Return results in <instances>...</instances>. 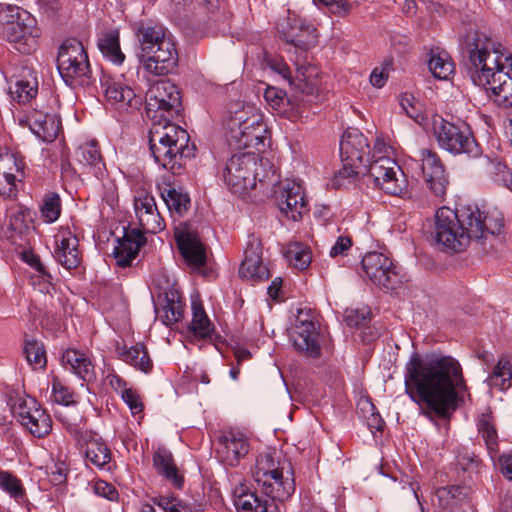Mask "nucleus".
Masks as SVG:
<instances>
[{
    "label": "nucleus",
    "mask_w": 512,
    "mask_h": 512,
    "mask_svg": "<svg viewBox=\"0 0 512 512\" xmlns=\"http://www.w3.org/2000/svg\"><path fill=\"white\" fill-rule=\"evenodd\" d=\"M0 24L2 39L16 44L22 53L29 50L26 47L28 40L39 36L35 17L16 5L0 3Z\"/></svg>",
    "instance_id": "nucleus-6"
},
{
    "label": "nucleus",
    "mask_w": 512,
    "mask_h": 512,
    "mask_svg": "<svg viewBox=\"0 0 512 512\" xmlns=\"http://www.w3.org/2000/svg\"><path fill=\"white\" fill-rule=\"evenodd\" d=\"M100 85L104 91L106 101L119 110L138 109L142 99L136 95L131 87L110 75L103 74Z\"/></svg>",
    "instance_id": "nucleus-18"
},
{
    "label": "nucleus",
    "mask_w": 512,
    "mask_h": 512,
    "mask_svg": "<svg viewBox=\"0 0 512 512\" xmlns=\"http://www.w3.org/2000/svg\"><path fill=\"white\" fill-rule=\"evenodd\" d=\"M189 330L199 339L210 338L214 332V325L208 318L202 304L196 301L192 302V321Z\"/></svg>",
    "instance_id": "nucleus-40"
},
{
    "label": "nucleus",
    "mask_w": 512,
    "mask_h": 512,
    "mask_svg": "<svg viewBox=\"0 0 512 512\" xmlns=\"http://www.w3.org/2000/svg\"><path fill=\"white\" fill-rule=\"evenodd\" d=\"M135 213L142 230L147 233H158L165 228L156 201L152 195L145 194L135 198Z\"/></svg>",
    "instance_id": "nucleus-27"
},
{
    "label": "nucleus",
    "mask_w": 512,
    "mask_h": 512,
    "mask_svg": "<svg viewBox=\"0 0 512 512\" xmlns=\"http://www.w3.org/2000/svg\"><path fill=\"white\" fill-rule=\"evenodd\" d=\"M23 352L27 362L34 369H44L46 367L47 359L43 344L36 340L27 339Z\"/></svg>",
    "instance_id": "nucleus-48"
},
{
    "label": "nucleus",
    "mask_w": 512,
    "mask_h": 512,
    "mask_svg": "<svg viewBox=\"0 0 512 512\" xmlns=\"http://www.w3.org/2000/svg\"><path fill=\"white\" fill-rule=\"evenodd\" d=\"M389 76V64L381 67H375L370 75V83L376 88H382Z\"/></svg>",
    "instance_id": "nucleus-61"
},
{
    "label": "nucleus",
    "mask_w": 512,
    "mask_h": 512,
    "mask_svg": "<svg viewBox=\"0 0 512 512\" xmlns=\"http://www.w3.org/2000/svg\"><path fill=\"white\" fill-rule=\"evenodd\" d=\"M32 211L23 206L12 207L9 211V229L16 235L22 236L29 230L32 221Z\"/></svg>",
    "instance_id": "nucleus-46"
},
{
    "label": "nucleus",
    "mask_w": 512,
    "mask_h": 512,
    "mask_svg": "<svg viewBox=\"0 0 512 512\" xmlns=\"http://www.w3.org/2000/svg\"><path fill=\"white\" fill-rule=\"evenodd\" d=\"M62 204L57 193L49 192L44 195L40 205V215L45 223H54L61 215Z\"/></svg>",
    "instance_id": "nucleus-47"
},
{
    "label": "nucleus",
    "mask_w": 512,
    "mask_h": 512,
    "mask_svg": "<svg viewBox=\"0 0 512 512\" xmlns=\"http://www.w3.org/2000/svg\"><path fill=\"white\" fill-rule=\"evenodd\" d=\"M340 154L341 159L350 163L365 164L369 154L367 138L357 129L346 130L340 141Z\"/></svg>",
    "instance_id": "nucleus-29"
},
{
    "label": "nucleus",
    "mask_w": 512,
    "mask_h": 512,
    "mask_svg": "<svg viewBox=\"0 0 512 512\" xmlns=\"http://www.w3.org/2000/svg\"><path fill=\"white\" fill-rule=\"evenodd\" d=\"M56 249L54 257L66 269H76L81 261L82 255L79 251V240L68 227H61L55 235Z\"/></svg>",
    "instance_id": "nucleus-24"
},
{
    "label": "nucleus",
    "mask_w": 512,
    "mask_h": 512,
    "mask_svg": "<svg viewBox=\"0 0 512 512\" xmlns=\"http://www.w3.org/2000/svg\"><path fill=\"white\" fill-rule=\"evenodd\" d=\"M152 502L165 512H194L193 508L172 495H159Z\"/></svg>",
    "instance_id": "nucleus-53"
},
{
    "label": "nucleus",
    "mask_w": 512,
    "mask_h": 512,
    "mask_svg": "<svg viewBox=\"0 0 512 512\" xmlns=\"http://www.w3.org/2000/svg\"><path fill=\"white\" fill-rule=\"evenodd\" d=\"M244 254V259L239 268L240 276L252 281L268 279L270 273L262 262L261 241L254 235L249 237Z\"/></svg>",
    "instance_id": "nucleus-22"
},
{
    "label": "nucleus",
    "mask_w": 512,
    "mask_h": 512,
    "mask_svg": "<svg viewBox=\"0 0 512 512\" xmlns=\"http://www.w3.org/2000/svg\"><path fill=\"white\" fill-rule=\"evenodd\" d=\"M433 134L439 147L453 155L478 158L482 154L481 146L469 128L457 126L440 116L433 118Z\"/></svg>",
    "instance_id": "nucleus-8"
},
{
    "label": "nucleus",
    "mask_w": 512,
    "mask_h": 512,
    "mask_svg": "<svg viewBox=\"0 0 512 512\" xmlns=\"http://www.w3.org/2000/svg\"><path fill=\"white\" fill-rule=\"evenodd\" d=\"M117 352L124 362L140 371L148 373L152 368V361L149 358L146 348L142 344H136L130 348L118 346Z\"/></svg>",
    "instance_id": "nucleus-39"
},
{
    "label": "nucleus",
    "mask_w": 512,
    "mask_h": 512,
    "mask_svg": "<svg viewBox=\"0 0 512 512\" xmlns=\"http://www.w3.org/2000/svg\"><path fill=\"white\" fill-rule=\"evenodd\" d=\"M405 390L426 416L447 417L457 406L459 393L467 389L460 363L451 356L421 359L412 354L405 367Z\"/></svg>",
    "instance_id": "nucleus-1"
},
{
    "label": "nucleus",
    "mask_w": 512,
    "mask_h": 512,
    "mask_svg": "<svg viewBox=\"0 0 512 512\" xmlns=\"http://www.w3.org/2000/svg\"><path fill=\"white\" fill-rule=\"evenodd\" d=\"M94 489L96 494L103 496L109 500H113L117 496V491L115 490V488L105 481L96 482Z\"/></svg>",
    "instance_id": "nucleus-64"
},
{
    "label": "nucleus",
    "mask_w": 512,
    "mask_h": 512,
    "mask_svg": "<svg viewBox=\"0 0 512 512\" xmlns=\"http://www.w3.org/2000/svg\"><path fill=\"white\" fill-rule=\"evenodd\" d=\"M286 42L305 52L317 42L316 28L311 23L301 22L299 33L287 35Z\"/></svg>",
    "instance_id": "nucleus-43"
},
{
    "label": "nucleus",
    "mask_w": 512,
    "mask_h": 512,
    "mask_svg": "<svg viewBox=\"0 0 512 512\" xmlns=\"http://www.w3.org/2000/svg\"><path fill=\"white\" fill-rule=\"evenodd\" d=\"M61 359L65 368L83 381L90 382L95 379L94 365L85 352L68 348L63 352Z\"/></svg>",
    "instance_id": "nucleus-32"
},
{
    "label": "nucleus",
    "mask_w": 512,
    "mask_h": 512,
    "mask_svg": "<svg viewBox=\"0 0 512 512\" xmlns=\"http://www.w3.org/2000/svg\"><path fill=\"white\" fill-rule=\"evenodd\" d=\"M269 66L300 94L304 96L317 95L318 81L316 79V70L311 65H306L305 61L301 62L300 59L296 60V72L294 76H292L289 66L282 59H271Z\"/></svg>",
    "instance_id": "nucleus-13"
},
{
    "label": "nucleus",
    "mask_w": 512,
    "mask_h": 512,
    "mask_svg": "<svg viewBox=\"0 0 512 512\" xmlns=\"http://www.w3.org/2000/svg\"><path fill=\"white\" fill-rule=\"evenodd\" d=\"M477 428L490 451L497 450V431L489 414H482L478 420Z\"/></svg>",
    "instance_id": "nucleus-51"
},
{
    "label": "nucleus",
    "mask_w": 512,
    "mask_h": 512,
    "mask_svg": "<svg viewBox=\"0 0 512 512\" xmlns=\"http://www.w3.org/2000/svg\"><path fill=\"white\" fill-rule=\"evenodd\" d=\"M97 45L107 60L115 65H121L124 62L125 55L120 48V33L117 29L102 32L98 37Z\"/></svg>",
    "instance_id": "nucleus-35"
},
{
    "label": "nucleus",
    "mask_w": 512,
    "mask_h": 512,
    "mask_svg": "<svg viewBox=\"0 0 512 512\" xmlns=\"http://www.w3.org/2000/svg\"><path fill=\"white\" fill-rule=\"evenodd\" d=\"M370 312L367 310H351L346 315V321L349 326H362L369 320Z\"/></svg>",
    "instance_id": "nucleus-63"
},
{
    "label": "nucleus",
    "mask_w": 512,
    "mask_h": 512,
    "mask_svg": "<svg viewBox=\"0 0 512 512\" xmlns=\"http://www.w3.org/2000/svg\"><path fill=\"white\" fill-rule=\"evenodd\" d=\"M260 116L255 113L252 107H241L239 109L230 110V119L228 121L229 135H234V130L242 129V126H248L250 119Z\"/></svg>",
    "instance_id": "nucleus-52"
},
{
    "label": "nucleus",
    "mask_w": 512,
    "mask_h": 512,
    "mask_svg": "<svg viewBox=\"0 0 512 512\" xmlns=\"http://www.w3.org/2000/svg\"><path fill=\"white\" fill-rule=\"evenodd\" d=\"M264 98L272 108L279 109L285 101V93L274 87H268L265 90Z\"/></svg>",
    "instance_id": "nucleus-62"
},
{
    "label": "nucleus",
    "mask_w": 512,
    "mask_h": 512,
    "mask_svg": "<svg viewBox=\"0 0 512 512\" xmlns=\"http://www.w3.org/2000/svg\"><path fill=\"white\" fill-rule=\"evenodd\" d=\"M343 168L337 171L334 175L333 185L336 187L345 186L347 181L353 179L360 173L361 167L364 164L350 163L349 160L342 159Z\"/></svg>",
    "instance_id": "nucleus-55"
},
{
    "label": "nucleus",
    "mask_w": 512,
    "mask_h": 512,
    "mask_svg": "<svg viewBox=\"0 0 512 512\" xmlns=\"http://www.w3.org/2000/svg\"><path fill=\"white\" fill-rule=\"evenodd\" d=\"M52 397L53 400L62 405H70L74 403V393L58 378H54L52 382Z\"/></svg>",
    "instance_id": "nucleus-57"
},
{
    "label": "nucleus",
    "mask_w": 512,
    "mask_h": 512,
    "mask_svg": "<svg viewBox=\"0 0 512 512\" xmlns=\"http://www.w3.org/2000/svg\"><path fill=\"white\" fill-rule=\"evenodd\" d=\"M286 261L298 270L308 268L312 261L311 250L307 245L294 242L286 245L282 250Z\"/></svg>",
    "instance_id": "nucleus-41"
},
{
    "label": "nucleus",
    "mask_w": 512,
    "mask_h": 512,
    "mask_svg": "<svg viewBox=\"0 0 512 512\" xmlns=\"http://www.w3.org/2000/svg\"><path fill=\"white\" fill-rule=\"evenodd\" d=\"M257 157L245 152L232 155L222 170V178L228 189L239 196H244L256 187Z\"/></svg>",
    "instance_id": "nucleus-9"
},
{
    "label": "nucleus",
    "mask_w": 512,
    "mask_h": 512,
    "mask_svg": "<svg viewBox=\"0 0 512 512\" xmlns=\"http://www.w3.org/2000/svg\"><path fill=\"white\" fill-rule=\"evenodd\" d=\"M158 316L166 326H171L178 322L183 316V306L181 301L166 297L165 304L157 309Z\"/></svg>",
    "instance_id": "nucleus-49"
},
{
    "label": "nucleus",
    "mask_w": 512,
    "mask_h": 512,
    "mask_svg": "<svg viewBox=\"0 0 512 512\" xmlns=\"http://www.w3.org/2000/svg\"><path fill=\"white\" fill-rule=\"evenodd\" d=\"M57 68L64 82L72 87L87 86L91 82V69L87 52L79 40L66 39L60 46Z\"/></svg>",
    "instance_id": "nucleus-7"
},
{
    "label": "nucleus",
    "mask_w": 512,
    "mask_h": 512,
    "mask_svg": "<svg viewBox=\"0 0 512 512\" xmlns=\"http://www.w3.org/2000/svg\"><path fill=\"white\" fill-rule=\"evenodd\" d=\"M146 242L143 233L138 229L126 231L113 249V256L119 267H128L138 255V252Z\"/></svg>",
    "instance_id": "nucleus-30"
},
{
    "label": "nucleus",
    "mask_w": 512,
    "mask_h": 512,
    "mask_svg": "<svg viewBox=\"0 0 512 512\" xmlns=\"http://www.w3.org/2000/svg\"><path fill=\"white\" fill-rule=\"evenodd\" d=\"M9 92L14 100L19 103H26L34 98L38 92V81L31 70H27L22 78H16L10 84Z\"/></svg>",
    "instance_id": "nucleus-38"
},
{
    "label": "nucleus",
    "mask_w": 512,
    "mask_h": 512,
    "mask_svg": "<svg viewBox=\"0 0 512 512\" xmlns=\"http://www.w3.org/2000/svg\"><path fill=\"white\" fill-rule=\"evenodd\" d=\"M362 268L367 278L379 288L390 291L401 284V276L392 259L380 252H368L362 258Z\"/></svg>",
    "instance_id": "nucleus-12"
},
{
    "label": "nucleus",
    "mask_w": 512,
    "mask_h": 512,
    "mask_svg": "<svg viewBox=\"0 0 512 512\" xmlns=\"http://www.w3.org/2000/svg\"><path fill=\"white\" fill-rule=\"evenodd\" d=\"M511 380L512 357L508 354H503L488 375L486 383L490 388L505 391L511 386Z\"/></svg>",
    "instance_id": "nucleus-36"
},
{
    "label": "nucleus",
    "mask_w": 512,
    "mask_h": 512,
    "mask_svg": "<svg viewBox=\"0 0 512 512\" xmlns=\"http://www.w3.org/2000/svg\"><path fill=\"white\" fill-rule=\"evenodd\" d=\"M161 196L171 214L183 216L190 207L189 195L169 183L161 188Z\"/></svg>",
    "instance_id": "nucleus-37"
},
{
    "label": "nucleus",
    "mask_w": 512,
    "mask_h": 512,
    "mask_svg": "<svg viewBox=\"0 0 512 512\" xmlns=\"http://www.w3.org/2000/svg\"><path fill=\"white\" fill-rule=\"evenodd\" d=\"M274 193L280 212L287 218L297 221L307 212L304 188L301 184L288 180Z\"/></svg>",
    "instance_id": "nucleus-17"
},
{
    "label": "nucleus",
    "mask_w": 512,
    "mask_h": 512,
    "mask_svg": "<svg viewBox=\"0 0 512 512\" xmlns=\"http://www.w3.org/2000/svg\"><path fill=\"white\" fill-rule=\"evenodd\" d=\"M248 451L247 439L240 432L226 431L219 438L217 454L221 462L227 466H236Z\"/></svg>",
    "instance_id": "nucleus-25"
},
{
    "label": "nucleus",
    "mask_w": 512,
    "mask_h": 512,
    "mask_svg": "<svg viewBox=\"0 0 512 512\" xmlns=\"http://www.w3.org/2000/svg\"><path fill=\"white\" fill-rule=\"evenodd\" d=\"M235 506L240 512H276L277 500L261 499L256 492H246L243 487L236 490Z\"/></svg>",
    "instance_id": "nucleus-33"
},
{
    "label": "nucleus",
    "mask_w": 512,
    "mask_h": 512,
    "mask_svg": "<svg viewBox=\"0 0 512 512\" xmlns=\"http://www.w3.org/2000/svg\"><path fill=\"white\" fill-rule=\"evenodd\" d=\"M419 157L423 176L430 190L435 196L444 197L447 191L448 178L439 156L430 149H421Z\"/></svg>",
    "instance_id": "nucleus-21"
},
{
    "label": "nucleus",
    "mask_w": 512,
    "mask_h": 512,
    "mask_svg": "<svg viewBox=\"0 0 512 512\" xmlns=\"http://www.w3.org/2000/svg\"><path fill=\"white\" fill-rule=\"evenodd\" d=\"M0 487L16 499L24 496L20 480L7 471H0Z\"/></svg>",
    "instance_id": "nucleus-56"
},
{
    "label": "nucleus",
    "mask_w": 512,
    "mask_h": 512,
    "mask_svg": "<svg viewBox=\"0 0 512 512\" xmlns=\"http://www.w3.org/2000/svg\"><path fill=\"white\" fill-rule=\"evenodd\" d=\"M253 477L258 489L273 500L284 501L295 491L292 464L280 459L275 451L258 455Z\"/></svg>",
    "instance_id": "nucleus-5"
},
{
    "label": "nucleus",
    "mask_w": 512,
    "mask_h": 512,
    "mask_svg": "<svg viewBox=\"0 0 512 512\" xmlns=\"http://www.w3.org/2000/svg\"><path fill=\"white\" fill-rule=\"evenodd\" d=\"M400 106L406 115L419 125L427 123V116L422 110V104L412 94L405 93L401 96Z\"/></svg>",
    "instance_id": "nucleus-50"
},
{
    "label": "nucleus",
    "mask_w": 512,
    "mask_h": 512,
    "mask_svg": "<svg viewBox=\"0 0 512 512\" xmlns=\"http://www.w3.org/2000/svg\"><path fill=\"white\" fill-rule=\"evenodd\" d=\"M291 338L296 350L306 356L318 358L321 355L319 332L309 313H299Z\"/></svg>",
    "instance_id": "nucleus-15"
},
{
    "label": "nucleus",
    "mask_w": 512,
    "mask_h": 512,
    "mask_svg": "<svg viewBox=\"0 0 512 512\" xmlns=\"http://www.w3.org/2000/svg\"><path fill=\"white\" fill-rule=\"evenodd\" d=\"M503 215L498 210L482 212L476 205H463L455 211L441 207L435 214L433 239L447 253L464 251L472 240L478 242L488 235L499 234Z\"/></svg>",
    "instance_id": "nucleus-3"
},
{
    "label": "nucleus",
    "mask_w": 512,
    "mask_h": 512,
    "mask_svg": "<svg viewBox=\"0 0 512 512\" xmlns=\"http://www.w3.org/2000/svg\"><path fill=\"white\" fill-rule=\"evenodd\" d=\"M136 37L139 43L140 52L138 59L144 58L145 55L151 54L156 50L162 41L170 40L171 35L161 25H141L138 27Z\"/></svg>",
    "instance_id": "nucleus-31"
},
{
    "label": "nucleus",
    "mask_w": 512,
    "mask_h": 512,
    "mask_svg": "<svg viewBox=\"0 0 512 512\" xmlns=\"http://www.w3.org/2000/svg\"><path fill=\"white\" fill-rule=\"evenodd\" d=\"M35 124L38 128L34 131L43 140L52 142L57 138L60 131V124L53 116L45 115L43 120H37Z\"/></svg>",
    "instance_id": "nucleus-54"
},
{
    "label": "nucleus",
    "mask_w": 512,
    "mask_h": 512,
    "mask_svg": "<svg viewBox=\"0 0 512 512\" xmlns=\"http://www.w3.org/2000/svg\"><path fill=\"white\" fill-rule=\"evenodd\" d=\"M175 239L187 265L196 271L203 272L207 251L199 235L188 229H180L175 231Z\"/></svg>",
    "instance_id": "nucleus-20"
},
{
    "label": "nucleus",
    "mask_w": 512,
    "mask_h": 512,
    "mask_svg": "<svg viewBox=\"0 0 512 512\" xmlns=\"http://www.w3.org/2000/svg\"><path fill=\"white\" fill-rule=\"evenodd\" d=\"M442 508L441 512H466L471 509V501L469 498V489L464 486H447L440 487L435 491L432 502Z\"/></svg>",
    "instance_id": "nucleus-28"
},
{
    "label": "nucleus",
    "mask_w": 512,
    "mask_h": 512,
    "mask_svg": "<svg viewBox=\"0 0 512 512\" xmlns=\"http://www.w3.org/2000/svg\"><path fill=\"white\" fill-rule=\"evenodd\" d=\"M153 465L156 471L174 487H182L183 477L179 475L172 453L169 450L159 448L153 456Z\"/></svg>",
    "instance_id": "nucleus-34"
},
{
    "label": "nucleus",
    "mask_w": 512,
    "mask_h": 512,
    "mask_svg": "<svg viewBox=\"0 0 512 512\" xmlns=\"http://www.w3.org/2000/svg\"><path fill=\"white\" fill-rule=\"evenodd\" d=\"M248 126H242L240 130H234V135L228 136V143L236 149L256 148L264 146V134L266 125L261 116L250 119Z\"/></svg>",
    "instance_id": "nucleus-26"
},
{
    "label": "nucleus",
    "mask_w": 512,
    "mask_h": 512,
    "mask_svg": "<svg viewBox=\"0 0 512 512\" xmlns=\"http://www.w3.org/2000/svg\"><path fill=\"white\" fill-rule=\"evenodd\" d=\"M484 168L490 178L498 185L508 189L512 186V173L508 167L497 159L486 157L484 159Z\"/></svg>",
    "instance_id": "nucleus-44"
},
{
    "label": "nucleus",
    "mask_w": 512,
    "mask_h": 512,
    "mask_svg": "<svg viewBox=\"0 0 512 512\" xmlns=\"http://www.w3.org/2000/svg\"><path fill=\"white\" fill-rule=\"evenodd\" d=\"M462 50L474 84L490 90L499 105L512 107V54L480 31L465 35Z\"/></svg>",
    "instance_id": "nucleus-2"
},
{
    "label": "nucleus",
    "mask_w": 512,
    "mask_h": 512,
    "mask_svg": "<svg viewBox=\"0 0 512 512\" xmlns=\"http://www.w3.org/2000/svg\"><path fill=\"white\" fill-rule=\"evenodd\" d=\"M369 176L382 191L393 196H401L407 188V179L391 156L379 155L369 162Z\"/></svg>",
    "instance_id": "nucleus-10"
},
{
    "label": "nucleus",
    "mask_w": 512,
    "mask_h": 512,
    "mask_svg": "<svg viewBox=\"0 0 512 512\" xmlns=\"http://www.w3.org/2000/svg\"><path fill=\"white\" fill-rule=\"evenodd\" d=\"M12 412L20 424L35 437L42 438L52 429L50 415L33 397L16 398L12 405Z\"/></svg>",
    "instance_id": "nucleus-11"
},
{
    "label": "nucleus",
    "mask_w": 512,
    "mask_h": 512,
    "mask_svg": "<svg viewBox=\"0 0 512 512\" xmlns=\"http://www.w3.org/2000/svg\"><path fill=\"white\" fill-rule=\"evenodd\" d=\"M78 161L98 171L104 165L98 143L94 140L82 144L76 151Z\"/></svg>",
    "instance_id": "nucleus-45"
},
{
    "label": "nucleus",
    "mask_w": 512,
    "mask_h": 512,
    "mask_svg": "<svg viewBox=\"0 0 512 512\" xmlns=\"http://www.w3.org/2000/svg\"><path fill=\"white\" fill-rule=\"evenodd\" d=\"M23 160L11 153L0 155V195L14 198L17 194V183L24 177Z\"/></svg>",
    "instance_id": "nucleus-23"
},
{
    "label": "nucleus",
    "mask_w": 512,
    "mask_h": 512,
    "mask_svg": "<svg viewBox=\"0 0 512 512\" xmlns=\"http://www.w3.org/2000/svg\"><path fill=\"white\" fill-rule=\"evenodd\" d=\"M428 66L437 79H448L454 72V63L449 54L439 48L431 49Z\"/></svg>",
    "instance_id": "nucleus-42"
},
{
    "label": "nucleus",
    "mask_w": 512,
    "mask_h": 512,
    "mask_svg": "<svg viewBox=\"0 0 512 512\" xmlns=\"http://www.w3.org/2000/svg\"><path fill=\"white\" fill-rule=\"evenodd\" d=\"M32 284L34 286H38L39 291L42 293L51 294V291L54 290V286L52 283V275L46 270L40 274L32 276Z\"/></svg>",
    "instance_id": "nucleus-60"
},
{
    "label": "nucleus",
    "mask_w": 512,
    "mask_h": 512,
    "mask_svg": "<svg viewBox=\"0 0 512 512\" xmlns=\"http://www.w3.org/2000/svg\"><path fill=\"white\" fill-rule=\"evenodd\" d=\"M146 104L149 111L160 112L161 116L178 114L182 105L180 90L170 80H159L148 89Z\"/></svg>",
    "instance_id": "nucleus-14"
},
{
    "label": "nucleus",
    "mask_w": 512,
    "mask_h": 512,
    "mask_svg": "<svg viewBox=\"0 0 512 512\" xmlns=\"http://www.w3.org/2000/svg\"><path fill=\"white\" fill-rule=\"evenodd\" d=\"M121 397L123 401L129 406L133 414L142 412L143 404L140 401L139 395L134 390L130 388L124 389L122 391Z\"/></svg>",
    "instance_id": "nucleus-59"
},
{
    "label": "nucleus",
    "mask_w": 512,
    "mask_h": 512,
    "mask_svg": "<svg viewBox=\"0 0 512 512\" xmlns=\"http://www.w3.org/2000/svg\"><path fill=\"white\" fill-rule=\"evenodd\" d=\"M151 54L140 58V64L144 70L155 76H163L172 73L178 64V52L172 38L162 41Z\"/></svg>",
    "instance_id": "nucleus-19"
},
{
    "label": "nucleus",
    "mask_w": 512,
    "mask_h": 512,
    "mask_svg": "<svg viewBox=\"0 0 512 512\" xmlns=\"http://www.w3.org/2000/svg\"><path fill=\"white\" fill-rule=\"evenodd\" d=\"M352 247V240L349 236H339L330 248L329 256L336 258L338 256H346Z\"/></svg>",
    "instance_id": "nucleus-58"
},
{
    "label": "nucleus",
    "mask_w": 512,
    "mask_h": 512,
    "mask_svg": "<svg viewBox=\"0 0 512 512\" xmlns=\"http://www.w3.org/2000/svg\"><path fill=\"white\" fill-rule=\"evenodd\" d=\"M189 134L169 121L154 123L149 131L150 151L156 163L174 175L182 172L185 160L194 155Z\"/></svg>",
    "instance_id": "nucleus-4"
},
{
    "label": "nucleus",
    "mask_w": 512,
    "mask_h": 512,
    "mask_svg": "<svg viewBox=\"0 0 512 512\" xmlns=\"http://www.w3.org/2000/svg\"><path fill=\"white\" fill-rule=\"evenodd\" d=\"M66 429L79 446H86L85 456L88 462L101 469L110 463L111 451L101 438L95 437L77 424H69Z\"/></svg>",
    "instance_id": "nucleus-16"
}]
</instances>
